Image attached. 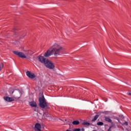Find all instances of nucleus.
<instances>
[{
    "mask_svg": "<svg viewBox=\"0 0 131 131\" xmlns=\"http://www.w3.org/2000/svg\"><path fill=\"white\" fill-rule=\"evenodd\" d=\"M53 53H54V56H58L59 55L66 54L65 49L60 46V45L55 43L53 46H52V49L51 50L50 49L47 50V51L44 53L43 56L45 57V58H48L50 57V56H52Z\"/></svg>",
    "mask_w": 131,
    "mask_h": 131,
    "instance_id": "1",
    "label": "nucleus"
},
{
    "mask_svg": "<svg viewBox=\"0 0 131 131\" xmlns=\"http://www.w3.org/2000/svg\"><path fill=\"white\" fill-rule=\"evenodd\" d=\"M37 58L39 62L44 64L47 68L49 69H54L55 68V66L52 63V61H50L49 59H46L45 57L39 56Z\"/></svg>",
    "mask_w": 131,
    "mask_h": 131,
    "instance_id": "2",
    "label": "nucleus"
},
{
    "mask_svg": "<svg viewBox=\"0 0 131 131\" xmlns=\"http://www.w3.org/2000/svg\"><path fill=\"white\" fill-rule=\"evenodd\" d=\"M39 105L42 109H49L50 108L49 103L46 101V98L43 95L39 98Z\"/></svg>",
    "mask_w": 131,
    "mask_h": 131,
    "instance_id": "3",
    "label": "nucleus"
},
{
    "mask_svg": "<svg viewBox=\"0 0 131 131\" xmlns=\"http://www.w3.org/2000/svg\"><path fill=\"white\" fill-rule=\"evenodd\" d=\"M13 53L14 54V55L19 57V58H23L24 59L26 58V56H25V54H24V53L23 52L14 51H13Z\"/></svg>",
    "mask_w": 131,
    "mask_h": 131,
    "instance_id": "4",
    "label": "nucleus"
},
{
    "mask_svg": "<svg viewBox=\"0 0 131 131\" xmlns=\"http://www.w3.org/2000/svg\"><path fill=\"white\" fill-rule=\"evenodd\" d=\"M4 99L5 101H6V102H14V101H15V99H20V97L15 98V97H10L8 96H4Z\"/></svg>",
    "mask_w": 131,
    "mask_h": 131,
    "instance_id": "5",
    "label": "nucleus"
},
{
    "mask_svg": "<svg viewBox=\"0 0 131 131\" xmlns=\"http://www.w3.org/2000/svg\"><path fill=\"white\" fill-rule=\"evenodd\" d=\"M27 76L29 78L31 79H33V78H35V74L33 73H31L29 71H27L26 72Z\"/></svg>",
    "mask_w": 131,
    "mask_h": 131,
    "instance_id": "6",
    "label": "nucleus"
},
{
    "mask_svg": "<svg viewBox=\"0 0 131 131\" xmlns=\"http://www.w3.org/2000/svg\"><path fill=\"white\" fill-rule=\"evenodd\" d=\"M40 128H41V125L40 124L37 123L35 125L34 129L35 131L41 130Z\"/></svg>",
    "mask_w": 131,
    "mask_h": 131,
    "instance_id": "7",
    "label": "nucleus"
},
{
    "mask_svg": "<svg viewBox=\"0 0 131 131\" xmlns=\"http://www.w3.org/2000/svg\"><path fill=\"white\" fill-rule=\"evenodd\" d=\"M29 105L31 106V107H34V108H36L37 107V104H36V102L34 101H31L29 102Z\"/></svg>",
    "mask_w": 131,
    "mask_h": 131,
    "instance_id": "8",
    "label": "nucleus"
},
{
    "mask_svg": "<svg viewBox=\"0 0 131 131\" xmlns=\"http://www.w3.org/2000/svg\"><path fill=\"white\" fill-rule=\"evenodd\" d=\"M104 118H105V120L107 122H109L110 123H111V122H112V120H111L110 118L108 117H105Z\"/></svg>",
    "mask_w": 131,
    "mask_h": 131,
    "instance_id": "9",
    "label": "nucleus"
},
{
    "mask_svg": "<svg viewBox=\"0 0 131 131\" xmlns=\"http://www.w3.org/2000/svg\"><path fill=\"white\" fill-rule=\"evenodd\" d=\"M74 125H78L79 124V122L78 120L73 121L72 122Z\"/></svg>",
    "mask_w": 131,
    "mask_h": 131,
    "instance_id": "10",
    "label": "nucleus"
},
{
    "mask_svg": "<svg viewBox=\"0 0 131 131\" xmlns=\"http://www.w3.org/2000/svg\"><path fill=\"white\" fill-rule=\"evenodd\" d=\"M8 92L9 93L10 95H13V94H14V90H13V88H10Z\"/></svg>",
    "mask_w": 131,
    "mask_h": 131,
    "instance_id": "11",
    "label": "nucleus"
},
{
    "mask_svg": "<svg viewBox=\"0 0 131 131\" xmlns=\"http://www.w3.org/2000/svg\"><path fill=\"white\" fill-rule=\"evenodd\" d=\"M99 118V115L95 116L94 118L92 119V121H96Z\"/></svg>",
    "mask_w": 131,
    "mask_h": 131,
    "instance_id": "12",
    "label": "nucleus"
},
{
    "mask_svg": "<svg viewBox=\"0 0 131 131\" xmlns=\"http://www.w3.org/2000/svg\"><path fill=\"white\" fill-rule=\"evenodd\" d=\"M82 124L83 125H87V126H89V125H93V124L89 123V122H84L82 123Z\"/></svg>",
    "mask_w": 131,
    "mask_h": 131,
    "instance_id": "13",
    "label": "nucleus"
},
{
    "mask_svg": "<svg viewBox=\"0 0 131 131\" xmlns=\"http://www.w3.org/2000/svg\"><path fill=\"white\" fill-rule=\"evenodd\" d=\"M3 68H4V63L1 62L0 63V71H2Z\"/></svg>",
    "mask_w": 131,
    "mask_h": 131,
    "instance_id": "14",
    "label": "nucleus"
},
{
    "mask_svg": "<svg viewBox=\"0 0 131 131\" xmlns=\"http://www.w3.org/2000/svg\"><path fill=\"white\" fill-rule=\"evenodd\" d=\"M97 125H104V123H103V122H98L97 123Z\"/></svg>",
    "mask_w": 131,
    "mask_h": 131,
    "instance_id": "15",
    "label": "nucleus"
},
{
    "mask_svg": "<svg viewBox=\"0 0 131 131\" xmlns=\"http://www.w3.org/2000/svg\"><path fill=\"white\" fill-rule=\"evenodd\" d=\"M73 131H80V129H79V128H75V129H74Z\"/></svg>",
    "mask_w": 131,
    "mask_h": 131,
    "instance_id": "16",
    "label": "nucleus"
},
{
    "mask_svg": "<svg viewBox=\"0 0 131 131\" xmlns=\"http://www.w3.org/2000/svg\"><path fill=\"white\" fill-rule=\"evenodd\" d=\"M120 117H121V118H122L123 119H124V117L123 115L120 116Z\"/></svg>",
    "mask_w": 131,
    "mask_h": 131,
    "instance_id": "17",
    "label": "nucleus"
},
{
    "mask_svg": "<svg viewBox=\"0 0 131 131\" xmlns=\"http://www.w3.org/2000/svg\"><path fill=\"white\" fill-rule=\"evenodd\" d=\"M124 124H125V125H128V123H127V122H125Z\"/></svg>",
    "mask_w": 131,
    "mask_h": 131,
    "instance_id": "18",
    "label": "nucleus"
},
{
    "mask_svg": "<svg viewBox=\"0 0 131 131\" xmlns=\"http://www.w3.org/2000/svg\"><path fill=\"white\" fill-rule=\"evenodd\" d=\"M111 127H112V126H110V128L108 129L107 131H112L111 130Z\"/></svg>",
    "mask_w": 131,
    "mask_h": 131,
    "instance_id": "19",
    "label": "nucleus"
},
{
    "mask_svg": "<svg viewBox=\"0 0 131 131\" xmlns=\"http://www.w3.org/2000/svg\"><path fill=\"white\" fill-rule=\"evenodd\" d=\"M127 94H128V95H129V96H131V93H129H129H128Z\"/></svg>",
    "mask_w": 131,
    "mask_h": 131,
    "instance_id": "20",
    "label": "nucleus"
},
{
    "mask_svg": "<svg viewBox=\"0 0 131 131\" xmlns=\"http://www.w3.org/2000/svg\"><path fill=\"white\" fill-rule=\"evenodd\" d=\"M50 49H53L52 47Z\"/></svg>",
    "mask_w": 131,
    "mask_h": 131,
    "instance_id": "21",
    "label": "nucleus"
}]
</instances>
